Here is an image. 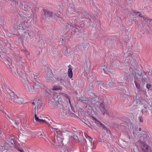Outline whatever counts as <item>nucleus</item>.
I'll return each mask as SVG.
<instances>
[{"instance_id": "obj_1", "label": "nucleus", "mask_w": 152, "mask_h": 152, "mask_svg": "<svg viewBox=\"0 0 152 152\" xmlns=\"http://www.w3.org/2000/svg\"><path fill=\"white\" fill-rule=\"evenodd\" d=\"M37 76H34V79L35 80V85L36 87H37L34 88L33 86V84H32L31 82V81L30 78L28 77L26 78V81L25 80L23 81L24 87L26 90L30 94H31L35 92L37 90L39 89L40 88H42L44 86L40 83L37 80H36Z\"/></svg>"}, {"instance_id": "obj_2", "label": "nucleus", "mask_w": 152, "mask_h": 152, "mask_svg": "<svg viewBox=\"0 0 152 152\" xmlns=\"http://www.w3.org/2000/svg\"><path fill=\"white\" fill-rule=\"evenodd\" d=\"M12 5L13 7H16L18 6V1L17 0H11ZM19 7L22 10L26 11H30L32 12L34 10L33 8H32L31 5L27 2H25L24 0H20L19 1Z\"/></svg>"}, {"instance_id": "obj_3", "label": "nucleus", "mask_w": 152, "mask_h": 152, "mask_svg": "<svg viewBox=\"0 0 152 152\" xmlns=\"http://www.w3.org/2000/svg\"><path fill=\"white\" fill-rule=\"evenodd\" d=\"M8 92V96H5V98L10 99L12 102L16 103H23L24 102V99L19 95L15 94L14 92L9 90Z\"/></svg>"}, {"instance_id": "obj_4", "label": "nucleus", "mask_w": 152, "mask_h": 152, "mask_svg": "<svg viewBox=\"0 0 152 152\" xmlns=\"http://www.w3.org/2000/svg\"><path fill=\"white\" fill-rule=\"evenodd\" d=\"M43 11L45 16L48 19H49L50 18H57L59 16V14L58 13L56 14L51 12L48 10L43 9Z\"/></svg>"}, {"instance_id": "obj_5", "label": "nucleus", "mask_w": 152, "mask_h": 152, "mask_svg": "<svg viewBox=\"0 0 152 152\" xmlns=\"http://www.w3.org/2000/svg\"><path fill=\"white\" fill-rule=\"evenodd\" d=\"M4 114L6 118L8 119V118L9 119L10 121L14 127L18 126V124L20 123L21 120L19 118H17L15 120H14L12 118V116L11 115H8L5 113Z\"/></svg>"}, {"instance_id": "obj_6", "label": "nucleus", "mask_w": 152, "mask_h": 152, "mask_svg": "<svg viewBox=\"0 0 152 152\" xmlns=\"http://www.w3.org/2000/svg\"><path fill=\"white\" fill-rule=\"evenodd\" d=\"M142 131V128L140 127H135L133 129L132 133L134 136L137 133L139 132L141 135H143V137L145 140L147 141L149 138V136H147V134H146V132L144 131L142 133L141 131Z\"/></svg>"}, {"instance_id": "obj_7", "label": "nucleus", "mask_w": 152, "mask_h": 152, "mask_svg": "<svg viewBox=\"0 0 152 152\" xmlns=\"http://www.w3.org/2000/svg\"><path fill=\"white\" fill-rule=\"evenodd\" d=\"M17 73L15 72L14 73L18 78H19L23 82V81H24L25 80L26 81V77H28L30 78L27 75H24V71H21L20 69H19L18 68L17 69ZM25 75H26V74H25Z\"/></svg>"}, {"instance_id": "obj_8", "label": "nucleus", "mask_w": 152, "mask_h": 152, "mask_svg": "<svg viewBox=\"0 0 152 152\" xmlns=\"http://www.w3.org/2000/svg\"><path fill=\"white\" fill-rule=\"evenodd\" d=\"M138 143L139 144L140 147L142 151L145 152H149L150 151V148L145 143L139 140Z\"/></svg>"}, {"instance_id": "obj_9", "label": "nucleus", "mask_w": 152, "mask_h": 152, "mask_svg": "<svg viewBox=\"0 0 152 152\" xmlns=\"http://www.w3.org/2000/svg\"><path fill=\"white\" fill-rule=\"evenodd\" d=\"M78 99L80 102L88 104L86 106V108H88V109L92 108V107L90 106L91 99H90L89 98L86 99L85 97L83 96L79 98Z\"/></svg>"}, {"instance_id": "obj_10", "label": "nucleus", "mask_w": 152, "mask_h": 152, "mask_svg": "<svg viewBox=\"0 0 152 152\" xmlns=\"http://www.w3.org/2000/svg\"><path fill=\"white\" fill-rule=\"evenodd\" d=\"M84 134L86 137V139H85L86 144L89 146H90L92 149H94V143L93 139L88 136L86 133H84Z\"/></svg>"}, {"instance_id": "obj_11", "label": "nucleus", "mask_w": 152, "mask_h": 152, "mask_svg": "<svg viewBox=\"0 0 152 152\" xmlns=\"http://www.w3.org/2000/svg\"><path fill=\"white\" fill-rule=\"evenodd\" d=\"M34 118L35 120L37 122L39 123H42L45 122V120L43 119H41V118H42V117L40 116H37V114L38 113L39 111H37V109L36 108V107H34Z\"/></svg>"}, {"instance_id": "obj_12", "label": "nucleus", "mask_w": 152, "mask_h": 152, "mask_svg": "<svg viewBox=\"0 0 152 152\" xmlns=\"http://www.w3.org/2000/svg\"><path fill=\"white\" fill-rule=\"evenodd\" d=\"M33 105H36L35 107L37 109V111H40L42 110L41 108V102L40 100H38L37 101H34L32 102Z\"/></svg>"}, {"instance_id": "obj_13", "label": "nucleus", "mask_w": 152, "mask_h": 152, "mask_svg": "<svg viewBox=\"0 0 152 152\" xmlns=\"http://www.w3.org/2000/svg\"><path fill=\"white\" fill-rule=\"evenodd\" d=\"M147 102L145 101H142V103L141 105L140 108L141 109V111L143 114H145V113L146 112V109L147 108Z\"/></svg>"}, {"instance_id": "obj_14", "label": "nucleus", "mask_w": 152, "mask_h": 152, "mask_svg": "<svg viewBox=\"0 0 152 152\" xmlns=\"http://www.w3.org/2000/svg\"><path fill=\"white\" fill-rule=\"evenodd\" d=\"M95 121L96 124H97L98 126H99L101 128L108 131V130L106 127H105L99 121L96 119H95Z\"/></svg>"}, {"instance_id": "obj_15", "label": "nucleus", "mask_w": 152, "mask_h": 152, "mask_svg": "<svg viewBox=\"0 0 152 152\" xmlns=\"http://www.w3.org/2000/svg\"><path fill=\"white\" fill-rule=\"evenodd\" d=\"M61 115L66 117L69 114V110L67 109V108H65L63 109L61 112Z\"/></svg>"}, {"instance_id": "obj_16", "label": "nucleus", "mask_w": 152, "mask_h": 152, "mask_svg": "<svg viewBox=\"0 0 152 152\" xmlns=\"http://www.w3.org/2000/svg\"><path fill=\"white\" fill-rule=\"evenodd\" d=\"M12 64V61L10 58L7 59V64L9 66V67L8 66L7 67L9 69L12 71H13V69H14L13 67L11 65Z\"/></svg>"}, {"instance_id": "obj_17", "label": "nucleus", "mask_w": 152, "mask_h": 152, "mask_svg": "<svg viewBox=\"0 0 152 152\" xmlns=\"http://www.w3.org/2000/svg\"><path fill=\"white\" fill-rule=\"evenodd\" d=\"M85 17L86 18H88L90 20L92 21V20L94 21L95 20L96 18L91 15H90L88 14H86L84 15Z\"/></svg>"}, {"instance_id": "obj_18", "label": "nucleus", "mask_w": 152, "mask_h": 152, "mask_svg": "<svg viewBox=\"0 0 152 152\" xmlns=\"http://www.w3.org/2000/svg\"><path fill=\"white\" fill-rule=\"evenodd\" d=\"M102 69H103V72L104 73L107 74V72H110V69H108L107 68V67L105 65H103L102 66Z\"/></svg>"}, {"instance_id": "obj_19", "label": "nucleus", "mask_w": 152, "mask_h": 152, "mask_svg": "<svg viewBox=\"0 0 152 152\" xmlns=\"http://www.w3.org/2000/svg\"><path fill=\"white\" fill-rule=\"evenodd\" d=\"M100 108L101 111L103 113H107V111L106 109H105L104 108V104L103 103H102L100 105Z\"/></svg>"}, {"instance_id": "obj_20", "label": "nucleus", "mask_w": 152, "mask_h": 152, "mask_svg": "<svg viewBox=\"0 0 152 152\" xmlns=\"http://www.w3.org/2000/svg\"><path fill=\"white\" fill-rule=\"evenodd\" d=\"M25 23V22H23V26L22 25V24H20L16 26V29L18 30H22L24 29V27H25V26H24V23Z\"/></svg>"}, {"instance_id": "obj_21", "label": "nucleus", "mask_w": 152, "mask_h": 152, "mask_svg": "<svg viewBox=\"0 0 152 152\" xmlns=\"http://www.w3.org/2000/svg\"><path fill=\"white\" fill-rule=\"evenodd\" d=\"M141 103H142V101L139 99H136L134 102V104L136 105H137Z\"/></svg>"}, {"instance_id": "obj_22", "label": "nucleus", "mask_w": 152, "mask_h": 152, "mask_svg": "<svg viewBox=\"0 0 152 152\" xmlns=\"http://www.w3.org/2000/svg\"><path fill=\"white\" fill-rule=\"evenodd\" d=\"M78 17L77 16H74L73 19L72 20V24H75L77 23Z\"/></svg>"}, {"instance_id": "obj_23", "label": "nucleus", "mask_w": 152, "mask_h": 152, "mask_svg": "<svg viewBox=\"0 0 152 152\" xmlns=\"http://www.w3.org/2000/svg\"><path fill=\"white\" fill-rule=\"evenodd\" d=\"M8 145L10 146H12L13 145L14 142L13 138L10 139L8 141Z\"/></svg>"}, {"instance_id": "obj_24", "label": "nucleus", "mask_w": 152, "mask_h": 152, "mask_svg": "<svg viewBox=\"0 0 152 152\" xmlns=\"http://www.w3.org/2000/svg\"><path fill=\"white\" fill-rule=\"evenodd\" d=\"M73 73L72 69L69 68L68 70V76L70 78H72V77Z\"/></svg>"}, {"instance_id": "obj_25", "label": "nucleus", "mask_w": 152, "mask_h": 152, "mask_svg": "<svg viewBox=\"0 0 152 152\" xmlns=\"http://www.w3.org/2000/svg\"><path fill=\"white\" fill-rule=\"evenodd\" d=\"M61 87L60 86H55L53 88L52 91L54 92L57 90H61Z\"/></svg>"}, {"instance_id": "obj_26", "label": "nucleus", "mask_w": 152, "mask_h": 152, "mask_svg": "<svg viewBox=\"0 0 152 152\" xmlns=\"http://www.w3.org/2000/svg\"><path fill=\"white\" fill-rule=\"evenodd\" d=\"M68 48L67 46H66L64 47V48L63 51V54L64 55H66L68 53Z\"/></svg>"}, {"instance_id": "obj_27", "label": "nucleus", "mask_w": 152, "mask_h": 152, "mask_svg": "<svg viewBox=\"0 0 152 152\" xmlns=\"http://www.w3.org/2000/svg\"><path fill=\"white\" fill-rule=\"evenodd\" d=\"M141 17H142L143 18L144 20L146 22H147L148 23L151 22L152 20L148 18L147 17H144V16H141Z\"/></svg>"}, {"instance_id": "obj_28", "label": "nucleus", "mask_w": 152, "mask_h": 152, "mask_svg": "<svg viewBox=\"0 0 152 152\" xmlns=\"http://www.w3.org/2000/svg\"><path fill=\"white\" fill-rule=\"evenodd\" d=\"M83 46L85 50L86 51L88 50V43H83Z\"/></svg>"}, {"instance_id": "obj_29", "label": "nucleus", "mask_w": 152, "mask_h": 152, "mask_svg": "<svg viewBox=\"0 0 152 152\" xmlns=\"http://www.w3.org/2000/svg\"><path fill=\"white\" fill-rule=\"evenodd\" d=\"M6 147H5V146H0V151H2L4 150H7L9 149L8 147H7V146H6Z\"/></svg>"}, {"instance_id": "obj_30", "label": "nucleus", "mask_w": 152, "mask_h": 152, "mask_svg": "<svg viewBox=\"0 0 152 152\" xmlns=\"http://www.w3.org/2000/svg\"><path fill=\"white\" fill-rule=\"evenodd\" d=\"M57 141L59 143H60L62 142L63 139L57 136Z\"/></svg>"}, {"instance_id": "obj_31", "label": "nucleus", "mask_w": 152, "mask_h": 152, "mask_svg": "<svg viewBox=\"0 0 152 152\" xmlns=\"http://www.w3.org/2000/svg\"><path fill=\"white\" fill-rule=\"evenodd\" d=\"M33 15H32V14H31V16H28V18H26L25 19V22L26 23H28V21H29V20L30 19H31L32 18H33Z\"/></svg>"}, {"instance_id": "obj_32", "label": "nucleus", "mask_w": 152, "mask_h": 152, "mask_svg": "<svg viewBox=\"0 0 152 152\" xmlns=\"http://www.w3.org/2000/svg\"><path fill=\"white\" fill-rule=\"evenodd\" d=\"M56 100H55L54 99H51L50 101H49V103L50 104H55L56 103Z\"/></svg>"}, {"instance_id": "obj_33", "label": "nucleus", "mask_w": 152, "mask_h": 152, "mask_svg": "<svg viewBox=\"0 0 152 152\" xmlns=\"http://www.w3.org/2000/svg\"><path fill=\"white\" fill-rule=\"evenodd\" d=\"M64 96H65V98H66V99L67 100H68L67 101L69 102L70 105H71V102H70V98H69V97L68 96V95H67L66 94H65Z\"/></svg>"}, {"instance_id": "obj_34", "label": "nucleus", "mask_w": 152, "mask_h": 152, "mask_svg": "<svg viewBox=\"0 0 152 152\" xmlns=\"http://www.w3.org/2000/svg\"><path fill=\"white\" fill-rule=\"evenodd\" d=\"M134 83L135 84V85H136V86L137 88L139 89L140 87V84L138 83H137L136 81H134Z\"/></svg>"}, {"instance_id": "obj_35", "label": "nucleus", "mask_w": 152, "mask_h": 152, "mask_svg": "<svg viewBox=\"0 0 152 152\" xmlns=\"http://www.w3.org/2000/svg\"><path fill=\"white\" fill-rule=\"evenodd\" d=\"M3 88H4L5 89L6 88L8 89L9 88V86L7 84H5L3 86H2Z\"/></svg>"}, {"instance_id": "obj_36", "label": "nucleus", "mask_w": 152, "mask_h": 152, "mask_svg": "<svg viewBox=\"0 0 152 152\" xmlns=\"http://www.w3.org/2000/svg\"><path fill=\"white\" fill-rule=\"evenodd\" d=\"M136 15H137V14H138V13H139V15L138 16H139L141 17V14L140 13V12H136L135 10H133L132 11Z\"/></svg>"}, {"instance_id": "obj_37", "label": "nucleus", "mask_w": 152, "mask_h": 152, "mask_svg": "<svg viewBox=\"0 0 152 152\" xmlns=\"http://www.w3.org/2000/svg\"><path fill=\"white\" fill-rule=\"evenodd\" d=\"M45 122L46 123V124L48 125V126H50V127L52 128V129H56L55 128H53V127H52L51 126H50V124L51 123V122H50V123L49 122H47L46 121V120H45Z\"/></svg>"}, {"instance_id": "obj_38", "label": "nucleus", "mask_w": 152, "mask_h": 152, "mask_svg": "<svg viewBox=\"0 0 152 152\" xmlns=\"http://www.w3.org/2000/svg\"><path fill=\"white\" fill-rule=\"evenodd\" d=\"M106 145L110 149L111 148H113V146H111L110 144L109 143H106Z\"/></svg>"}, {"instance_id": "obj_39", "label": "nucleus", "mask_w": 152, "mask_h": 152, "mask_svg": "<svg viewBox=\"0 0 152 152\" xmlns=\"http://www.w3.org/2000/svg\"><path fill=\"white\" fill-rule=\"evenodd\" d=\"M50 142L53 145H54L55 144H56V140H55L54 139H53L52 140V141Z\"/></svg>"}, {"instance_id": "obj_40", "label": "nucleus", "mask_w": 152, "mask_h": 152, "mask_svg": "<svg viewBox=\"0 0 152 152\" xmlns=\"http://www.w3.org/2000/svg\"><path fill=\"white\" fill-rule=\"evenodd\" d=\"M128 55L127 56L128 57H132L134 56H136L134 55L133 54H132L131 53H129V54H128Z\"/></svg>"}, {"instance_id": "obj_41", "label": "nucleus", "mask_w": 152, "mask_h": 152, "mask_svg": "<svg viewBox=\"0 0 152 152\" xmlns=\"http://www.w3.org/2000/svg\"><path fill=\"white\" fill-rule=\"evenodd\" d=\"M80 28L81 27H80V25L77 26H76L75 27V28H76V29H80Z\"/></svg>"}, {"instance_id": "obj_42", "label": "nucleus", "mask_w": 152, "mask_h": 152, "mask_svg": "<svg viewBox=\"0 0 152 152\" xmlns=\"http://www.w3.org/2000/svg\"><path fill=\"white\" fill-rule=\"evenodd\" d=\"M151 22L149 23V25L148 26L151 29H152V24H150Z\"/></svg>"}, {"instance_id": "obj_43", "label": "nucleus", "mask_w": 152, "mask_h": 152, "mask_svg": "<svg viewBox=\"0 0 152 152\" xmlns=\"http://www.w3.org/2000/svg\"><path fill=\"white\" fill-rule=\"evenodd\" d=\"M72 137L74 138H75L76 139H77V138H78L77 136H76V135H73Z\"/></svg>"}, {"instance_id": "obj_44", "label": "nucleus", "mask_w": 152, "mask_h": 152, "mask_svg": "<svg viewBox=\"0 0 152 152\" xmlns=\"http://www.w3.org/2000/svg\"><path fill=\"white\" fill-rule=\"evenodd\" d=\"M3 52L1 51H0V57H1V56H3V55L2 54Z\"/></svg>"}, {"instance_id": "obj_45", "label": "nucleus", "mask_w": 152, "mask_h": 152, "mask_svg": "<svg viewBox=\"0 0 152 152\" xmlns=\"http://www.w3.org/2000/svg\"><path fill=\"white\" fill-rule=\"evenodd\" d=\"M146 86L147 88H148V89H149L150 88V87L151 85H147Z\"/></svg>"}, {"instance_id": "obj_46", "label": "nucleus", "mask_w": 152, "mask_h": 152, "mask_svg": "<svg viewBox=\"0 0 152 152\" xmlns=\"http://www.w3.org/2000/svg\"><path fill=\"white\" fill-rule=\"evenodd\" d=\"M81 10L80 9H78L77 10H75V12H80Z\"/></svg>"}, {"instance_id": "obj_47", "label": "nucleus", "mask_w": 152, "mask_h": 152, "mask_svg": "<svg viewBox=\"0 0 152 152\" xmlns=\"http://www.w3.org/2000/svg\"><path fill=\"white\" fill-rule=\"evenodd\" d=\"M139 119L140 120V122H142V118L141 117H139Z\"/></svg>"}, {"instance_id": "obj_48", "label": "nucleus", "mask_w": 152, "mask_h": 152, "mask_svg": "<svg viewBox=\"0 0 152 152\" xmlns=\"http://www.w3.org/2000/svg\"><path fill=\"white\" fill-rule=\"evenodd\" d=\"M80 27L82 28L84 26V23H82L81 24H80Z\"/></svg>"}, {"instance_id": "obj_49", "label": "nucleus", "mask_w": 152, "mask_h": 152, "mask_svg": "<svg viewBox=\"0 0 152 152\" xmlns=\"http://www.w3.org/2000/svg\"><path fill=\"white\" fill-rule=\"evenodd\" d=\"M18 150L20 152H24V151L23 149H19Z\"/></svg>"}, {"instance_id": "obj_50", "label": "nucleus", "mask_w": 152, "mask_h": 152, "mask_svg": "<svg viewBox=\"0 0 152 152\" xmlns=\"http://www.w3.org/2000/svg\"><path fill=\"white\" fill-rule=\"evenodd\" d=\"M65 152H72V151L70 150H67L66 151H65Z\"/></svg>"}, {"instance_id": "obj_51", "label": "nucleus", "mask_w": 152, "mask_h": 152, "mask_svg": "<svg viewBox=\"0 0 152 152\" xmlns=\"http://www.w3.org/2000/svg\"><path fill=\"white\" fill-rule=\"evenodd\" d=\"M94 23H92V25H91V24L90 25V26L91 27H94Z\"/></svg>"}, {"instance_id": "obj_52", "label": "nucleus", "mask_w": 152, "mask_h": 152, "mask_svg": "<svg viewBox=\"0 0 152 152\" xmlns=\"http://www.w3.org/2000/svg\"><path fill=\"white\" fill-rule=\"evenodd\" d=\"M142 81L144 82L145 81V78H142Z\"/></svg>"}, {"instance_id": "obj_53", "label": "nucleus", "mask_w": 152, "mask_h": 152, "mask_svg": "<svg viewBox=\"0 0 152 152\" xmlns=\"http://www.w3.org/2000/svg\"><path fill=\"white\" fill-rule=\"evenodd\" d=\"M26 54H27V55H28H28H29L30 53H29V52H27V51H26Z\"/></svg>"}, {"instance_id": "obj_54", "label": "nucleus", "mask_w": 152, "mask_h": 152, "mask_svg": "<svg viewBox=\"0 0 152 152\" xmlns=\"http://www.w3.org/2000/svg\"><path fill=\"white\" fill-rule=\"evenodd\" d=\"M45 94H46V95L47 96L48 94V92L46 91V92L45 93Z\"/></svg>"}, {"instance_id": "obj_55", "label": "nucleus", "mask_w": 152, "mask_h": 152, "mask_svg": "<svg viewBox=\"0 0 152 152\" xmlns=\"http://www.w3.org/2000/svg\"><path fill=\"white\" fill-rule=\"evenodd\" d=\"M45 77L48 80L50 79L49 78V77H48L47 75L45 76Z\"/></svg>"}, {"instance_id": "obj_56", "label": "nucleus", "mask_w": 152, "mask_h": 152, "mask_svg": "<svg viewBox=\"0 0 152 152\" xmlns=\"http://www.w3.org/2000/svg\"><path fill=\"white\" fill-rule=\"evenodd\" d=\"M107 1H110V2H113V0H106Z\"/></svg>"}, {"instance_id": "obj_57", "label": "nucleus", "mask_w": 152, "mask_h": 152, "mask_svg": "<svg viewBox=\"0 0 152 152\" xmlns=\"http://www.w3.org/2000/svg\"><path fill=\"white\" fill-rule=\"evenodd\" d=\"M19 58V60H20V61H21V60H22V58L20 57V58Z\"/></svg>"}, {"instance_id": "obj_58", "label": "nucleus", "mask_w": 152, "mask_h": 152, "mask_svg": "<svg viewBox=\"0 0 152 152\" xmlns=\"http://www.w3.org/2000/svg\"><path fill=\"white\" fill-rule=\"evenodd\" d=\"M70 65H69L68 66V67L69 68H70Z\"/></svg>"}, {"instance_id": "obj_59", "label": "nucleus", "mask_w": 152, "mask_h": 152, "mask_svg": "<svg viewBox=\"0 0 152 152\" xmlns=\"http://www.w3.org/2000/svg\"><path fill=\"white\" fill-rule=\"evenodd\" d=\"M137 74H135V77H137V76H136V75H137Z\"/></svg>"}, {"instance_id": "obj_60", "label": "nucleus", "mask_w": 152, "mask_h": 152, "mask_svg": "<svg viewBox=\"0 0 152 152\" xmlns=\"http://www.w3.org/2000/svg\"><path fill=\"white\" fill-rule=\"evenodd\" d=\"M76 56L75 55V53L74 54V55H73V56Z\"/></svg>"}, {"instance_id": "obj_61", "label": "nucleus", "mask_w": 152, "mask_h": 152, "mask_svg": "<svg viewBox=\"0 0 152 152\" xmlns=\"http://www.w3.org/2000/svg\"><path fill=\"white\" fill-rule=\"evenodd\" d=\"M152 24V20H151V24Z\"/></svg>"}, {"instance_id": "obj_62", "label": "nucleus", "mask_w": 152, "mask_h": 152, "mask_svg": "<svg viewBox=\"0 0 152 152\" xmlns=\"http://www.w3.org/2000/svg\"><path fill=\"white\" fill-rule=\"evenodd\" d=\"M82 18H82V17H81V18H80V19H82ZM80 19V18H79V19Z\"/></svg>"}, {"instance_id": "obj_63", "label": "nucleus", "mask_w": 152, "mask_h": 152, "mask_svg": "<svg viewBox=\"0 0 152 152\" xmlns=\"http://www.w3.org/2000/svg\"><path fill=\"white\" fill-rule=\"evenodd\" d=\"M62 41H64L63 39H62Z\"/></svg>"}, {"instance_id": "obj_64", "label": "nucleus", "mask_w": 152, "mask_h": 152, "mask_svg": "<svg viewBox=\"0 0 152 152\" xmlns=\"http://www.w3.org/2000/svg\"><path fill=\"white\" fill-rule=\"evenodd\" d=\"M22 24H23V22H22Z\"/></svg>"}]
</instances>
